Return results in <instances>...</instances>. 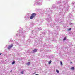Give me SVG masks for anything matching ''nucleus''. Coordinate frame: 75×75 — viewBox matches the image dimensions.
<instances>
[{"instance_id": "nucleus-1", "label": "nucleus", "mask_w": 75, "mask_h": 75, "mask_svg": "<svg viewBox=\"0 0 75 75\" xmlns=\"http://www.w3.org/2000/svg\"><path fill=\"white\" fill-rule=\"evenodd\" d=\"M37 15L36 13H34L31 14L30 17V19H33L34 17H35V16Z\"/></svg>"}, {"instance_id": "nucleus-2", "label": "nucleus", "mask_w": 75, "mask_h": 75, "mask_svg": "<svg viewBox=\"0 0 75 75\" xmlns=\"http://www.w3.org/2000/svg\"><path fill=\"white\" fill-rule=\"evenodd\" d=\"M13 44H11V46H9L8 47V50H10V48H12V47H13Z\"/></svg>"}, {"instance_id": "nucleus-3", "label": "nucleus", "mask_w": 75, "mask_h": 75, "mask_svg": "<svg viewBox=\"0 0 75 75\" xmlns=\"http://www.w3.org/2000/svg\"><path fill=\"white\" fill-rule=\"evenodd\" d=\"M37 50H38V49H35L33 50V53H34V52H37Z\"/></svg>"}, {"instance_id": "nucleus-4", "label": "nucleus", "mask_w": 75, "mask_h": 75, "mask_svg": "<svg viewBox=\"0 0 75 75\" xmlns=\"http://www.w3.org/2000/svg\"><path fill=\"white\" fill-rule=\"evenodd\" d=\"M15 64V61H13V62H12V64Z\"/></svg>"}, {"instance_id": "nucleus-5", "label": "nucleus", "mask_w": 75, "mask_h": 75, "mask_svg": "<svg viewBox=\"0 0 75 75\" xmlns=\"http://www.w3.org/2000/svg\"><path fill=\"white\" fill-rule=\"evenodd\" d=\"M51 62H52L51 60L50 61L48 62L49 64H50L51 63Z\"/></svg>"}, {"instance_id": "nucleus-6", "label": "nucleus", "mask_w": 75, "mask_h": 75, "mask_svg": "<svg viewBox=\"0 0 75 75\" xmlns=\"http://www.w3.org/2000/svg\"><path fill=\"white\" fill-rule=\"evenodd\" d=\"M56 72H57V73H59V71L57 69L56 70Z\"/></svg>"}, {"instance_id": "nucleus-7", "label": "nucleus", "mask_w": 75, "mask_h": 75, "mask_svg": "<svg viewBox=\"0 0 75 75\" xmlns=\"http://www.w3.org/2000/svg\"><path fill=\"white\" fill-rule=\"evenodd\" d=\"M60 64L61 65H62V62L61 61L60 62Z\"/></svg>"}, {"instance_id": "nucleus-8", "label": "nucleus", "mask_w": 75, "mask_h": 75, "mask_svg": "<svg viewBox=\"0 0 75 75\" xmlns=\"http://www.w3.org/2000/svg\"><path fill=\"white\" fill-rule=\"evenodd\" d=\"M66 37H65L63 39V41H65V40H66Z\"/></svg>"}, {"instance_id": "nucleus-9", "label": "nucleus", "mask_w": 75, "mask_h": 75, "mask_svg": "<svg viewBox=\"0 0 75 75\" xmlns=\"http://www.w3.org/2000/svg\"><path fill=\"white\" fill-rule=\"evenodd\" d=\"M71 69L72 70H74V67H71Z\"/></svg>"}, {"instance_id": "nucleus-10", "label": "nucleus", "mask_w": 75, "mask_h": 75, "mask_svg": "<svg viewBox=\"0 0 75 75\" xmlns=\"http://www.w3.org/2000/svg\"><path fill=\"white\" fill-rule=\"evenodd\" d=\"M30 62H28V63H27V65H30Z\"/></svg>"}, {"instance_id": "nucleus-11", "label": "nucleus", "mask_w": 75, "mask_h": 75, "mask_svg": "<svg viewBox=\"0 0 75 75\" xmlns=\"http://www.w3.org/2000/svg\"><path fill=\"white\" fill-rule=\"evenodd\" d=\"M23 73H24V71H22L21 72V74H23Z\"/></svg>"}, {"instance_id": "nucleus-12", "label": "nucleus", "mask_w": 75, "mask_h": 75, "mask_svg": "<svg viewBox=\"0 0 75 75\" xmlns=\"http://www.w3.org/2000/svg\"><path fill=\"white\" fill-rule=\"evenodd\" d=\"M71 30V28H69V29H68V31H70Z\"/></svg>"}, {"instance_id": "nucleus-13", "label": "nucleus", "mask_w": 75, "mask_h": 75, "mask_svg": "<svg viewBox=\"0 0 75 75\" xmlns=\"http://www.w3.org/2000/svg\"><path fill=\"white\" fill-rule=\"evenodd\" d=\"M1 54H2V53H0V55H1Z\"/></svg>"}, {"instance_id": "nucleus-14", "label": "nucleus", "mask_w": 75, "mask_h": 75, "mask_svg": "<svg viewBox=\"0 0 75 75\" xmlns=\"http://www.w3.org/2000/svg\"><path fill=\"white\" fill-rule=\"evenodd\" d=\"M35 75H38V74H36Z\"/></svg>"}, {"instance_id": "nucleus-15", "label": "nucleus", "mask_w": 75, "mask_h": 75, "mask_svg": "<svg viewBox=\"0 0 75 75\" xmlns=\"http://www.w3.org/2000/svg\"><path fill=\"white\" fill-rule=\"evenodd\" d=\"M11 72H12V70H11Z\"/></svg>"}, {"instance_id": "nucleus-16", "label": "nucleus", "mask_w": 75, "mask_h": 75, "mask_svg": "<svg viewBox=\"0 0 75 75\" xmlns=\"http://www.w3.org/2000/svg\"><path fill=\"white\" fill-rule=\"evenodd\" d=\"M70 63H72V62H70Z\"/></svg>"}]
</instances>
